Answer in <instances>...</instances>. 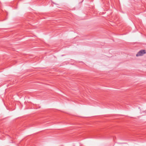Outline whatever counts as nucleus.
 I'll list each match as a JSON object with an SVG mask.
<instances>
[{
    "label": "nucleus",
    "instance_id": "f257e3e1",
    "mask_svg": "<svg viewBox=\"0 0 146 146\" xmlns=\"http://www.w3.org/2000/svg\"><path fill=\"white\" fill-rule=\"evenodd\" d=\"M146 53L145 50H142L139 51L136 54L137 56H141Z\"/></svg>",
    "mask_w": 146,
    "mask_h": 146
}]
</instances>
